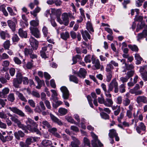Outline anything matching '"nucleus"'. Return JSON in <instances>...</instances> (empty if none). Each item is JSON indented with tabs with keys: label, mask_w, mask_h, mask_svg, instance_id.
I'll return each mask as SVG.
<instances>
[{
	"label": "nucleus",
	"mask_w": 147,
	"mask_h": 147,
	"mask_svg": "<svg viewBox=\"0 0 147 147\" xmlns=\"http://www.w3.org/2000/svg\"><path fill=\"white\" fill-rule=\"evenodd\" d=\"M83 141L84 145H86L89 147H90V142L88 139L86 138H84L83 139Z\"/></svg>",
	"instance_id": "47"
},
{
	"label": "nucleus",
	"mask_w": 147,
	"mask_h": 147,
	"mask_svg": "<svg viewBox=\"0 0 147 147\" xmlns=\"http://www.w3.org/2000/svg\"><path fill=\"white\" fill-rule=\"evenodd\" d=\"M60 90L63 93V98L65 99H67L69 96V92L67 88L65 86H63L60 88Z\"/></svg>",
	"instance_id": "9"
},
{
	"label": "nucleus",
	"mask_w": 147,
	"mask_h": 147,
	"mask_svg": "<svg viewBox=\"0 0 147 147\" xmlns=\"http://www.w3.org/2000/svg\"><path fill=\"white\" fill-rule=\"evenodd\" d=\"M146 129V127L142 122H140L136 128L137 131L139 134H140L142 131H145Z\"/></svg>",
	"instance_id": "12"
},
{
	"label": "nucleus",
	"mask_w": 147,
	"mask_h": 147,
	"mask_svg": "<svg viewBox=\"0 0 147 147\" xmlns=\"http://www.w3.org/2000/svg\"><path fill=\"white\" fill-rule=\"evenodd\" d=\"M81 34L84 39L85 40H88L87 38L90 39V36L88 32L86 30L83 31L82 30L81 31Z\"/></svg>",
	"instance_id": "17"
},
{
	"label": "nucleus",
	"mask_w": 147,
	"mask_h": 147,
	"mask_svg": "<svg viewBox=\"0 0 147 147\" xmlns=\"http://www.w3.org/2000/svg\"><path fill=\"white\" fill-rule=\"evenodd\" d=\"M23 78V77H22V74L18 72L17 73L16 78H15L16 79H17V80L20 81H21V82H22Z\"/></svg>",
	"instance_id": "52"
},
{
	"label": "nucleus",
	"mask_w": 147,
	"mask_h": 147,
	"mask_svg": "<svg viewBox=\"0 0 147 147\" xmlns=\"http://www.w3.org/2000/svg\"><path fill=\"white\" fill-rule=\"evenodd\" d=\"M112 91V90L108 88V90L105 92V94L106 96L108 98H110L111 97V94L110 93Z\"/></svg>",
	"instance_id": "50"
},
{
	"label": "nucleus",
	"mask_w": 147,
	"mask_h": 147,
	"mask_svg": "<svg viewBox=\"0 0 147 147\" xmlns=\"http://www.w3.org/2000/svg\"><path fill=\"white\" fill-rule=\"evenodd\" d=\"M15 99L14 95L13 93H10L8 95L7 99L11 102H13Z\"/></svg>",
	"instance_id": "46"
},
{
	"label": "nucleus",
	"mask_w": 147,
	"mask_h": 147,
	"mask_svg": "<svg viewBox=\"0 0 147 147\" xmlns=\"http://www.w3.org/2000/svg\"><path fill=\"white\" fill-rule=\"evenodd\" d=\"M0 36L1 38L4 40L5 39L6 37H10V35L7 31H1L0 32Z\"/></svg>",
	"instance_id": "22"
},
{
	"label": "nucleus",
	"mask_w": 147,
	"mask_h": 147,
	"mask_svg": "<svg viewBox=\"0 0 147 147\" xmlns=\"http://www.w3.org/2000/svg\"><path fill=\"white\" fill-rule=\"evenodd\" d=\"M113 69V66L111 64H109L107 65L106 68V71L107 73L112 72V70Z\"/></svg>",
	"instance_id": "37"
},
{
	"label": "nucleus",
	"mask_w": 147,
	"mask_h": 147,
	"mask_svg": "<svg viewBox=\"0 0 147 147\" xmlns=\"http://www.w3.org/2000/svg\"><path fill=\"white\" fill-rule=\"evenodd\" d=\"M22 82L17 79L14 78L13 81V86L16 88H18L20 84H21Z\"/></svg>",
	"instance_id": "28"
},
{
	"label": "nucleus",
	"mask_w": 147,
	"mask_h": 147,
	"mask_svg": "<svg viewBox=\"0 0 147 147\" xmlns=\"http://www.w3.org/2000/svg\"><path fill=\"white\" fill-rule=\"evenodd\" d=\"M16 94L18 96L19 98L22 100L26 102L27 100L23 95L18 91L16 92Z\"/></svg>",
	"instance_id": "32"
},
{
	"label": "nucleus",
	"mask_w": 147,
	"mask_h": 147,
	"mask_svg": "<svg viewBox=\"0 0 147 147\" xmlns=\"http://www.w3.org/2000/svg\"><path fill=\"white\" fill-rule=\"evenodd\" d=\"M69 15V13H63L62 15V19L63 21L64 24L66 26L67 25L69 24L68 17Z\"/></svg>",
	"instance_id": "11"
},
{
	"label": "nucleus",
	"mask_w": 147,
	"mask_h": 147,
	"mask_svg": "<svg viewBox=\"0 0 147 147\" xmlns=\"http://www.w3.org/2000/svg\"><path fill=\"white\" fill-rule=\"evenodd\" d=\"M128 79L126 77H121L120 78V81L123 83V84H124V83L127 82Z\"/></svg>",
	"instance_id": "62"
},
{
	"label": "nucleus",
	"mask_w": 147,
	"mask_h": 147,
	"mask_svg": "<svg viewBox=\"0 0 147 147\" xmlns=\"http://www.w3.org/2000/svg\"><path fill=\"white\" fill-rule=\"evenodd\" d=\"M125 85V84H122L119 86L118 90L119 89L121 93H123L125 92L126 91Z\"/></svg>",
	"instance_id": "33"
},
{
	"label": "nucleus",
	"mask_w": 147,
	"mask_h": 147,
	"mask_svg": "<svg viewBox=\"0 0 147 147\" xmlns=\"http://www.w3.org/2000/svg\"><path fill=\"white\" fill-rule=\"evenodd\" d=\"M8 26L11 29L13 32H14L16 30V24L14 22L11 20H9L7 22Z\"/></svg>",
	"instance_id": "20"
},
{
	"label": "nucleus",
	"mask_w": 147,
	"mask_h": 147,
	"mask_svg": "<svg viewBox=\"0 0 147 147\" xmlns=\"http://www.w3.org/2000/svg\"><path fill=\"white\" fill-rule=\"evenodd\" d=\"M9 92V89L8 88H5L3 89L1 91H0V97L2 98H5L6 97L7 95Z\"/></svg>",
	"instance_id": "13"
},
{
	"label": "nucleus",
	"mask_w": 147,
	"mask_h": 147,
	"mask_svg": "<svg viewBox=\"0 0 147 147\" xmlns=\"http://www.w3.org/2000/svg\"><path fill=\"white\" fill-rule=\"evenodd\" d=\"M32 94L34 97L39 98L40 97V94L38 91L36 90H33L32 91Z\"/></svg>",
	"instance_id": "49"
},
{
	"label": "nucleus",
	"mask_w": 147,
	"mask_h": 147,
	"mask_svg": "<svg viewBox=\"0 0 147 147\" xmlns=\"http://www.w3.org/2000/svg\"><path fill=\"white\" fill-rule=\"evenodd\" d=\"M39 104L40 106V108L42 111H44L46 110V107L45 106L43 102L42 101H40L39 102Z\"/></svg>",
	"instance_id": "61"
},
{
	"label": "nucleus",
	"mask_w": 147,
	"mask_h": 147,
	"mask_svg": "<svg viewBox=\"0 0 147 147\" xmlns=\"http://www.w3.org/2000/svg\"><path fill=\"white\" fill-rule=\"evenodd\" d=\"M86 28L90 33L94 31L92 24L89 21H88L86 24Z\"/></svg>",
	"instance_id": "27"
},
{
	"label": "nucleus",
	"mask_w": 147,
	"mask_h": 147,
	"mask_svg": "<svg viewBox=\"0 0 147 147\" xmlns=\"http://www.w3.org/2000/svg\"><path fill=\"white\" fill-rule=\"evenodd\" d=\"M136 37L137 40L139 41L143 38L145 37L144 36V34H143L141 32L138 34Z\"/></svg>",
	"instance_id": "56"
},
{
	"label": "nucleus",
	"mask_w": 147,
	"mask_h": 147,
	"mask_svg": "<svg viewBox=\"0 0 147 147\" xmlns=\"http://www.w3.org/2000/svg\"><path fill=\"white\" fill-rule=\"evenodd\" d=\"M80 144V141L72 142L70 145L71 147H78Z\"/></svg>",
	"instance_id": "55"
},
{
	"label": "nucleus",
	"mask_w": 147,
	"mask_h": 147,
	"mask_svg": "<svg viewBox=\"0 0 147 147\" xmlns=\"http://www.w3.org/2000/svg\"><path fill=\"white\" fill-rule=\"evenodd\" d=\"M29 40L30 45L32 49L30 48H24V52L26 56L30 55L33 50H36L38 47V42L34 37L31 36Z\"/></svg>",
	"instance_id": "1"
},
{
	"label": "nucleus",
	"mask_w": 147,
	"mask_h": 147,
	"mask_svg": "<svg viewBox=\"0 0 147 147\" xmlns=\"http://www.w3.org/2000/svg\"><path fill=\"white\" fill-rule=\"evenodd\" d=\"M61 38L64 40H66L69 37V34L68 32H66L61 33L60 34Z\"/></svg>",
	"instance_id": "26"
},
{
	"label": "nucleus",
	"mask_w": 147,
	"mask_h": 147,
	"mask_svg": "<svg viewBox=\"0 0 147 147\" xmlns=\"http://www.w3.org/2000/svg\"><path fill=\"white\" fill-rule=\"evenodd\" d=\"M42 123V127L44 128H49L51 127V125L47 121L44 120L43 121Z\"/></svg>",
	"instance_id": "31"
},
{
	"label": "nucleus",
	"mask_w": 147,
	"mask_h": 147,
	"mask_svg": "<svg viewBox=\"0 0 147 147\" xmlns=\"http://www.w3.org/2000/svg\"><path fill=\"white\" fill-rule=\"evenodd\" d=\"M48 131L53 135L57 131V129L55 127H50L49 128Z\"/></svg>",
	"instance_id": "57"
},
{
	"label": "nucleus",
	"mask_w": 147,
	"mask_h": 147,
	"mask_svg": "<svg viewBox=\"0 0 147 147\" xmlns=\"http://www.w3.org/2000/svg\"><path fill=\"white\" fill-rule=\"evenodd\" d=\"M51 91L52 93L51 97L52 98V100L54 101H56L58 99L57 97L58 94L57 91L55 90H51Z\"/></svg>",
	"instance_id": "24"
},
{
	"label": "nucleus",
	"mask_w": 147,
	"mask_h": 147,
	"mask_svg": "<svg viewBox=\"0 0 147 147\" xmlns=\"http://www.w3.org/2000/svg\"><path fill=\"white\" fill-rule=\"evenodd\" d=\"M50 116L52 121L58 125H63V123L60 120L57 118L55 116L51 113L50 114Z\"/></svg>",
	"instance_id": "14"
},
{
	"label": "nucleus",
	"mask_w": 147,
	"mask_h": 147,
	"mask_svg": "<svg viewBox=\"0 0 147 147\" xmlns=\"http://www.w3.org/2000/svg\"><path fill=\"white\" fill-rule=\"evenodd\" d=\"M18 34L21 37L26 38L27 36V32L26 31H24L21 28H20L18 31Z\"/></svg>",
	"instance_id": "21"
},
{
	"label": "nucleus",
	"mask_w": 147,
	"mask_h": 147,
	"mask_svg": "<svg viewBox=\"0 0 147 147\" xmlns=\"http://www.w3.org/2000/svg\"><path fill=\"white\" fill-rule=\"evenodd\" d=\"M136 100L138 104L142 102L146 103L147 102L146 98L144 96H138Z\"/></svg>",
	"instance_id": "19"
},
{
	"label": "nucleus",
	"mask_w": 147,
	"mask_h": 147,
	"mask_svg": "<svg viewBox=\"0 0 147 147\" xmlns=\"http://www.w3.org/2000/svg\"><path fill=\"white\" fill-rule=\"evenodd\" d=\"M112 72L107 73L106 74V81L107 82H109L111 81L112 77Z\"/></svg>",
	"instance_id": "44"
},
{
	"label": "nucleus",
	"mask_w": 147,
	"mask_h": 147,
	"mask_svg": "<svg viewBox=\"0 0 147 147\" xmlns=\"http://www.w3.org/2000/svg\"><path fill=\"white\" fill-rule=\"evenodd\" d=\"M10 45V41L8 40L5 41L3 44V47L5 49H8Z\"/></svg>",
	"instance_id": "39"
},
{
	"label": "nucleus",
	"mask_w": 147,
	"mask_h": 147,
	"mask_svg": "<svg viewBox=\"0 0 147 147\" xmlns=\"http://www.w3.org/2000/svg\"><path fill=\"white\" fill-rule=\"evenodd\" d=\"M8 109L14 113L16 114L21 117H24L25 116L24 113L22 111L18 109L16 107H9Z\"/></svg>",
	"instance_id": "5"
},
{
	"label": "nucleus",
	"mask_w": 147,
	"mask_h": 147,
	"mask_svg": "<svg viewBox=\"0 0 147 147\" xmlns=\"http://www.w3.org/2000/svg\"><path fill=\"white\" fill-rule=\"evenodd\" d=\"M30 30L32 34L36 38L40 37L41 35L39 30L36 28L30 27Z\"/></svg>",
	"instance_id": "7"
},
{
	"label": "nucleus",
	"mask_w": 147,
	"mask_h": 147,
	"mask_svg": "<svg viewBox=\"0 0 147 147\" xmlns=\"http://www.w3.org/2000/svg\"><path fill=\"white\" fill-rule=\"evenodd\" d=\"M24 109L25 111L29 114H32L33 113V110L29 105H26L25 106Z\"/></svg>",
	"instance_id": "36"
},
{
	"label": "nucleus",
	"mask_w": 147,
	"mask_h": 147,
	"mask_svg": "<svg viewBox=\"0 0 147 147\" xmlns=\"http://www.w3.org/2000/svg\"><path fill=\"white\" fill-rule=\"evenodd\" d=\"M30 24L33 26H36L39 24V21L36 20H32L30 22Z\"/></svg>",
	"instance_id": "45"
},
{
	"label": "nucleus",
	"mask_w": 147,
	"mask_h": 147,
	"mask_svg": "<svg viewBox=\"0 0 147 147\" xmlns=\"http://www.w3.org/2000/svg\"><path fill=\"white\" fill-rule=\"evenodd\" d=\"M140 27V29H142L143 28H147V25L143 22H141L140 25L139 26Z\"/></svg>",
	"instance_id": "64"
},
{
	"label": "nucleus",
	"mask_w": 147,
	"mask_h": 147,
	"mask_svg": "<svg viewBox=\"0 0 147 147\" xmlns=\"http://www.w3.org/2000/svg\"><path fill=\"white\" fill-rule=\"evenodd\" d=\"M7 10L10 15L14 16L15 15V13L13 12V9L11 8L8 7H7Z\"/></svg>",
	"instance_id": "60"
},
{
	"label": "nucleus",
	"mask_w": 147,
	"mask_h": 147,
	"mask_svg": "<svg viewBox=\"0 0 147 147\" xmlns=\"http://www.w3.org/2000/svg\"><path fill=\"white\" fill-rule=\"evenodd\" d=\"M28 102L30 105L33 108H34L36 106V103L32 99H29L28 100Z\"/></svg>",
	"instance_id": "48"
},
{
	"label": "nucleus",
	"mask_w": 147,
	"mask_h": 147,
	"mask_svg": "<svg viewBox=\"0 0 147 147\" xmlns=\"http://www.w3.org/2000/svg\"><path fill=\"white\" fill-rule=\"evenodd\" d=\"M114 88V92L117 93L118 92V83L116 78L113 79L108 85V88L112 90Z\"/></svg>",
	"instance_id": "4"
},
{
	"label": "nucleus",
	"mask_w": 147,
	"mask_h": 147,
	"mask_svg": "<svg viewBox=\"0 0 147 147\" xmlns=\"http://www.w3.org/2000/svg\"><path fill=\"white\" fill-rule=\"evenodd\" d=\"M20 38L16 34H13L12 37V42L14 43L18 42Z\"/></svg>",
	"instance_id": "38"
},
{
	"label": "nucleus",
	"mask_w": 147,
	"mask_h": 147,
	"mask_svg": "<svg viewBox=\"0 0 147 147\" xmlns=\"http://www.w3.org/2000/svg\"><path fill=\"white\" fill-rule=\"evenodd\" d=\"M28 122L30 124L32 125L34 127L37 128L38 125L37 123L35 122L33 120L31 119H28Z\"/></svg>",
	"instance_id": "53"
},
{
	"label": "nucleus",
	"mask_w": 147,
	"mask_h": 147,
	"mask_svg": "<svg viewBox=\"0 0 147 147\" xmlns=\"http://www.w3.org/2000/svg\"><path fill=\"white\" fill-rule=\"evenodd\" d=\"M140 88L139 84H136V86L133 88L129 90V92L132 94H135L136 95L141 94L142 93L141 90H138Z\"/></svg>",
	"instance_id": "8"
},
{
	"label": "nucleus",
	"mask_w": 147,
	"mask_h": 147,
	"mask_svg": "<svg viewBox=\"0 0 147 147\" xmlns=\"http://www.w3.org/2000/svg\"><path fill=\"white\" fill-rule=\"evenodd\" d=\"M37 139V137H30L26 139L25 143L27 145H30L32 143L36 142Z\"/></svg>",
	"instance_id": "16"
},
{
	"label": "nucleus",
	"mask_w": 147,
	"mask_h": 147,
	"mask_svg": "<svg viewBox=\"0 0 147 147\" xmlns=\"http://www.w3.org/2000/svg\"><path fill=\"white\" fill-rule=\"evenodd\" d=\"M87 71L85 69L83 68H81L78 72L75 73L79 77L84 78H85Z\"/></svg>",
	"instance_id": "10"
},
{
	"label": "nucleus",
	"mask_w": 147,
	"mask_h": 147,
	"mask_svg": "<svg viewBox=\"0 0 147 147\" xmlns=\"http://www.w3.org/2000/svg\"><path fill=\"white\" fill-rule=\"evenodd\" d=\"M14 135L15 138L18 140L20 139V137L23 138L25 135L24 134L21 130L15 132Z\"/></svg>",
	"instance_id": "18"
},
{
	"label": "nucleus",
	"mask_w": 147,
	"mask_h": 147,
	"mask_svg": "<svg viewBox=\"0 0 147 147\" xmlns=\"http://www.w3.org/2000/svg\"><path fill=\"white\" fill-rule=\"evenodd\" d=\"M42 144L44 146H49L52 144V142L50 140H44L42 142Z\"/></svg>",
	"instance_id": "29"
},
{
	"label": "nucleus",
	"mask_w": 147,
	"mask_h": 147,
	"mask_svg": "<svg viewBox=\"0 0 147 147\" xmlns=\"http://www.w3.org/2000/svg\"><path fill=\"white\" fill-rule=\"evenodd\" d=\"M26 127V129L25 130H24L26 131L27 129H28L30 131L33 132H35L37 134H40V131L38 130V129L35 127L32 128L31 125H28L27 126L23 124Z\"/></svg>",
	"instance_id": "15"
},
{
	"label": "nucleus",
	"mask_w": 147,
	"mask_h": 147,
	"mask_svg": "<svg viewBox=\"0 0 147 147\" xmlns=\"http://www.w3.org/2000/svg\"><path fill=\"white\" fill-rule=\"evenodd\" d=\"M118 135L116 131L114 129H112L109 130V136L111 138H113L115 136Z\"/></svg>",
	"instance_id": "25"
},
{
	"label": "nucleus",
	"mask_w": 147,
	"mask_h": 147,
	"mask_svg": "<svg viewBox=\"0 0 147 147\" xmlns=\"http://www.w3.org/2000/svg\"><path fill=\"white\" fill-rule=\"evenodd\" d=\"M58 112L61 115H64L67 113V110L65 108H61L59 109Z\"/></svg>",
	"instance_id": "30"
},
{
	"label": "nucleus",
	"mask_w": 147,
	"mask_h": 147,
	"mask_svg": "<svg viewBox=\"0 0 147 147\" xmlns=\"http://www.w3.org/2000/svg\"><path fill=\"white\" fill-rule=\"evenodd\" d=\"M106 100H105L104 105L107 107H112L113 104L112 99L110 98H107Z\"/></svg>",
	"instance_id": "23"
},
{
	"label": "nucleus",
	"mask_w": 147,
	"mask_h": 147,
	"mask_svg": "<svg viewBox=\"0 0 147 147\" xmlns=\"http://www.w3.org/2000/svg\"><path fill=\"white\" fill-rule=\"evenodd\" d=\"M7 115L9 117H11L10 119L15 123L17 124L18 126L22 129L25 130L26 129V127L22 124L20 121L15 117L13 116L9 113H8Z\"/></svg>",
	"instance_id": "2"
},
{
	"label": "nucleus",
	"mask_w": 147,
	"mask_h": 147,
	"mask_svg": "<svg viewBox=\"0 0 147 147\" xmlns=\"http://www.w3.org/2000/svg\"><path fill=\"white\" fill-rule=\"evenodd\" d=\"M141 74L142 78L145 81H147V72L145 71L144 72H142Z\"/></svg>",
	"instance_id": "54"
},
{
	"label": "nucleus",
	"mask_w": 147,
	"mask_h": 147,
	"mask_svg": "<svg viewBox=\"0 0 147 147\" xmlns=\"http://www.w3.org/2000/svg\"><path fill=\"white\" fill-rule=\"evenodd\" d=\"M92 63L94 64L93 67L95 68L94 69H99L100 67V65L99 60L98 59H96L94 55H92Z\"/></svg>",
	"instance_id": "6"
},
{
	"label": "nucleus",
	"mask_w": 147,
	"mask_h": 147,
	"mask_svg": "<svg viewBox=\"0 0 147 147\" xmlns=\"http://www.w3.org/2000/svg\"><path fill=\"white\" fill-rule=\"evenodd\" d=\"M130 100L128 98H125L123 101V104L124 106H127L130 103Z\"/></svg>",
	"instance_id": "40"
},
{
	"label": "nucleus",
	"mask_w": 147,
	"mask_h": 147,
	"mask_svg": "<svg viewBox=\"0 0 147 147\" xmlns=\"http://www.w3.org/2000/svg\"><path fill=\"white\" fill-rule=\"evenodd\" d=\"M85 62L86 63H90L92 60V56L90 55L86 56L84 58Z\"/></svg>",
	"instance_id": "41"
},
{
	"label": "nucleus",
	"mask_w": 147,
	"mask_h": 147,
	"mask_svg": "<svg viewBox=\"0 0 147 147\" xmlns=\"http://www.w3.org/2000/svg\"><path fill=\"white\" fill-rule=\"evenodd\" d=\"M44 103L47 109H51V105L50 102L47 100H45L44 101Z\"/></svg>",
	"instance_id": "59"
},
{
	"label": "nucleus",
	"mask_w": 147,
	"mask_h": 147,
	"mask_svg": "<svg viewBox=\"0 0 147 147\" xmlns=\"http://www.w3.org/2000/svg\"><path fill=\"white\" fill-rule=\"evenodd\" d=\"M33 62L32 60L30 62H28L26 65V67L28 69H30L32 67L33 65Z\"/></svg>",
	"instance_id": "63"
},
{
	"label": "nucleus",
	"mask_w": 147,
	"mask_h": 147,
	"mask_svg": "<svg viewBox=\"0 0 147 147\" xmlns=\"http://www.w3.org/2000/svg\"><path fill=\"white\" fill-rule=\"evenodd\" d=\"M128 47L133 51L137 52L138 51V49L137 46L135 45H129Z\"/></svg>",
	"instance_id": "34"
},
{
	"label": "nucleus",
	"mask_w": 147,
	"mask_h": 147,
	"mask_svg": "<svg viewBox=\"0 0 147 147\" xmlns=\"http://www.w3.org/2000/svg\"><path fill=\"white\" fill-rule=\"evenodd\" d=\"M69 80L76 83H78V78L74 75H70L69 76Z\"/></svg>",
	"instance_id": "35"
},
{
	"label": "nucleus",
	"mask_w": 147,
	"mask_h": 147,
	"mask_svg": "<svg viewBox=\"0 0 147 147\" xmlns=\"http://www.w3.org/2000/svg\"><path fill=\"white\" fill-rule=\"evenodd\" d=\"M134 72L132 71H128L126 74V77L129 79L130 77H131L134 75Z\"/></svg>",
	"instance_id": "58"
},
{
	"label": "nucleus",
	"mask_w": 147,
	"mask_h": 147,
	"mask_svg": "<svg viewBox=\"0 0 147 147\" xmlns=\"http://www.w3.org/2000/svg\"><path fill=\"white\" fill-rule=\"evenodd\" d=\"M38 85L36 86V88L38 89H40L42 86V85L44 84V82L43 80H40L37 82Z\"/></svg>",
	"instance_id": "51"
},
{
	"label": "nucleus",
	"mask_w": 147,
	"mask_h": 147,
	"mask_svg": "<svg viewBox=\"0 0 147 147\" xmlns=\"http://www.w3.org/2000/svg\"><path fill=\"white\" fill-rule=\"evenodd\" d=\"M100 115L102 118L105 119H108L109 118V115L104 112H101Z\"/></svg>",
	"instance_id": "43"
},
{
	"label": "nucleus",
	"mask_w": 147,
	"mask_h": 147,
	"mask_svg": "<svg viewBox=\"0 0 147 147\" xmlns=\"http://www.w3.org/2000/svg\"><path fill=\"white\" fill-rule=\"evenodd\" d=\"M42 30L44 36L47 37L48 34V30L47 27L45 26H44Z\"/></svg>",
	"instance_id": "42"
},
{
	"label": "nucleus",
	"mask_w": 147,
	"mask_h": 147,
	"mask_svg": "<svg viewBox=\"0 0 147 147\" xmlns=\"http://www.w3.org/2000/svg\"><path fill=\"white\" fill-rule=\"evenodd\" d=\"M91 136L93 138L92 140V144L93 147H98V145L100 147L103 146V144L100 142L98 139V136L94 133H91Z\"/></svg>",
	"instance_id": "3"
}]
</instances>
